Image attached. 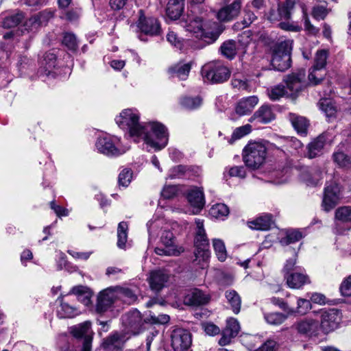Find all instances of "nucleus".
Here are the masks:
<instances>
[{"mask_svg":"<svg viewBox=\"0 0 351 351\" xmlns=\"http://www.w3.org/2000/svg\"><path fill=\"white\" fill-rule=\"evenodd\" d=\"M138 16L136 26L141 33L151 36L160 34L161 27L156 18L146 16L143 10L138 11Z\"/></svg>","mask_w":351,"mask_h":351,"instance_id":"nucleus-9","label":"nucleus"},{"mask_svg":"<svg viewBox=\"0 0 351 351\" xmlns=\"http://www.w3.org/2000/svg\"><path fill=\"white\" fill-rule=\"evenodd\" d=\"M335 221L341 223L351 222V207L341 206L335 213Z\"/></svg>","mask_w":351,"mask_h":351,"instance_id":"nucleus-38","label":"nucleus"},{"mask_svg":"<svg viewBox=\"0 0 351 351\" xmlns=\"http://www.w3.org/2000/svg\"><path fill=\"white\" fill-rule=\"evenodd\" d=\"M293 327L302 335H311L317 328V323L312 319H306L295 323Z\"/></svg>","mask_w":351,"mask_h":351,"instance_id":"nucleus-30","label":"nucleus"},{"mask_svg":"<svg viewBox=\"0 0 351 351\" xmlns=\"http://www.w3.org/2000/svg\"><path fill=\"white\" fill-rule=\"evenodd\" d=\"M123 325L133 335L138 334L143 325L141 313L136 310L130 311L121 317Z\"/></svg>","mask_w":351,"mask_h":351,"instance_id":"nucleus-14","label":"nucleus"},{"mask_svg":"<svg viewBox=\"0 0 351 351\" xmlns=\"http://www.w3.org/2000/svg\"><path fill=\"white\" fill-rule=\"evenodd\" d=\"M302 237L303 234L299 230H291L287 231L286 236L281 239L280 243L282 245H287L299 241Z\"/></svg>","mask_w":351,"mask_h":351,"instance_id":"nucleus-42","label":"nucleus"},{"mask_svg":"<svg viewBox=\"0 0 351 351\" xmlns=\"http://www.w3.org/2000/svg\"><path fill=\"white\" fill-rule=\"evenodd\" d=\"M321 110L328 117H335L337 108L332 101L328 99H322L319 102Z\"/></svg>","mask_w":351,"mask_h":351,"instance_id":"nucleus-43","label":"nucleus"},{"mask_svg":"<svg viewBox=\"0 0 351 351\" xmlns=\"http://www.w3.org/2000/svg\"><path fill=\"white\" fill-rule=\"evenodd\" d=\"M161 243L167 248L179 251V255L184 252V248L178 245L173 233L170 230H164L160 237Z\"/></svg>","mask_w":351,"mask_h":351,"instance_id":"nucleus-29","label":"nucleus"},{"mask_svg":"<svg viewBox=\"0 0 351 351\" xmlns=\"http://www.w3.org/2000/svg\"><path fill=\"white\" fill-rule=\"evenodd\" d=\"M46 70L55 67L56 63V55L52 52H47L45 54L44 60Z\"/></svg>","mask_w":351,"mask_h":351,"instance_id":"nucleus-63","label":"nucleus"},{"mask_svg":"<svg viewBox=\"0 0 351 351\" xmlns=\"http://www.w3.org/2000/svg\"><path fill=\"white\" fill-rule=\"evenodd\" d=\"M225 298L227 302L230 306L234 314H238L241 311V298L239 293L232 289L227 290L225 292Z\"/></svg>","mask_w":351,"mask_h":351,"instance_id":"nucleus-31","label":"nucleus"},{"mask_svg":"<svg viewBox=\"0 0 351 351\" xmlns=\"http://www.w3.org/2000/svg\"><path fill=\"white\" fill-rule=\"evenodd\" d=\"M62 44L71 51H75L77 49L76 36L72 33L64 34L62 39Z\"/></svg>","mask_w":351,"mask_h":351,"instance_id":"nucleus-51","label":"nucleus"},{"mask_svg":"<svg viewBox=\"0 0 351 351\" xmlns=\"http://www.w3.org/2000/svg\"><path fill=\"white\" fill-rule=\"evenodd\" d=\"M328 14L327 9L322 5L315 6L312 10V16L317 20H323Z\"/></svg>","mask_w":351,"mask_h":351,"instance_id":"nucleus-60","label":"nucleus"},{"mask_svg":"<svg viewBox=\"0 0 351 351\" xmlns=\"http://www.w3.org/2000/svg\"><path fill=\"white\" fill-rule=\"evenodd\" d=\"M258 102L256 96H251L239 101L236 106L235 111L240 116L250 113Z\"/></svg>","mask_w":351,"mask_h":351,"instance_id":"nucleus-24","label":"nucleus"},{"mask_svg":"<svg viewBox=\"0 0 351 351\" xmlns=\"http://www.w3.org/2000/svg\"><path fill=\"white\" fill-rule=\"evenodd\" d=\"M274 119V114L269 106H262L255 113L250 117L249 121H254L261 123H267Z\"/></svg>","mask_w":351,"mask_h":351,"instance_id":"nucleus-27","label":"nucleus"},{"mask_svg":"<svg viewBox=\"0 0 351 351\" xmlns=\"http://www.w3.org/2000/svg\"><path fill=\"white\" fill-rule=\"evenodd\" d=\"M326 141V136L322 134L311 141L308 145V156L310 158H315L322 154V150Z\"/></svg>","mask_w":351,"mask_h":351,"instance_id":"nucleus-25","label":"nucleus"},{"mask_svg":"<svg viewBox=\"0 0 351 351\" xmlns=\"http://www.w3.org/2000/svg\"><path fill=\"white\" fill-rule=\"evenodd\" d=\"M192 170L191 167L184 166V165H178L174 167L171 169V173L170 177L171 178H180L182 176H184L186 173H189Z\"/></svg>","mask_w":351,"mask_h":351,"instance_id":"nucleus-55","label":"nucleus"},{"mask_svg":"<svg viewBox=\"0 0 351 351\" xmlns=\"http://www.w3.org/2000/svg\"><path fill=\"white\" fill-rule=\"evenodd\" d=\"M58 314L61 318L72 317L75 315V308L66 302H62Z\"/></svg>","mask_w":351,"mask_h":351,"instance_id":"nucleus-52","label":"nucleus"},{"mask_svg":"<svg viewBox=\"0 0 351 351\" xmlns=\"http://www.w3.org/2000/svg\"><path fill=\"white\" fill-rule=\"evenodd\" d=\"M117 299L114 287H109L101 291L97 297L96 310L98 313L106 311Z\"/></svg>","mask_w":351,"mask_h":351,"instance_id":"nucleus-18","label":"nucleus"},{"mask_svg":"<svg viewBox=\"0 0 351 351\" xmlns=\"http://www.w3.org/2000/svg\"><path fill=\"white\" fill-rule=\"evenodd\" d=\"M54 16V12L51 10H45L38 14L33 16L29 20L32 25H42L46 24Z\"/></svg>","mask_w":351,"mask_h":351,"instance_id":"nucleus-35","label":"nucleus"},{"mask_svg":"<svg viewBox=\"0 0 351 351\" xmlns=\"http://www.w3.org/2000/svg\"><path fill=\"white\" fill-rule=\"evenodd\" d=\"M184 9V0H169L166 8L167 17L173 21L181 16Z\"/></svg>","mask_w":351,"mask_h":351,"instance_id":"nucleus-23","label":"nucleus"},{"mask_svg":"<svg viewBox=\"0 0 351 351\" xmlns=\"http://www.w3.org/2000/svg\"><path fill=\"white\" fill-rule=\"evenodd\" d=\"M273 223L271 216L265 215L249 222V227L257 230H268Z\"/></svg>","mask_w":351,"mask_h":351,"instance_id":"nucleus-32","label":"nucleus"},{"mask_svg":"<svg viewBox=\"0 0 351 351\" xmlns=\"http://www.w3.org/2000/svg\"><path fill=\"white\" fill-rule=\"evenodd\" d=\"M213 245L218 259L224 261L227 257L224 243L220 239H215L213 241Z\"/></svg>","mask_w":351,"mask_h":351,"instance_id":"nucleus-46","label":"nucleus"},{"mask_svg":"<svg viewBox=\"0 0 351 351\" xmlns=\"http://www.w3.org/2000/svg\"><path fill=\"white\" fill-rule=\"evenodd\" d=\"M202 75L211 83L219 84L226 82L230 77V71L220 62H213L202 66Z\"/></svg>","mask_w":351,"mask_h":351,"instance_id":"nucleus-8","label":"nucleus"},{"mask_svg":"<svg viewBox=\"0 0 351 351\" xmlns=\"http://www.w3.org/2000/svg\"><path fill=\"white\" fill-rule=\"evenodd\" d=\"M80 16V10L77 8H72L71 10H66L64 13V16H62V19H64L70 22H74L79 19Z\"/></svg>","mask_w":351,"mask_h":351,"instance_id":"nucleus-58","label":"nucleus"},{"mask_svg":"<svg viewBox=\"0 0 351 351\" xmlns=\"http://www.w3.org/2000/svg\"><path fill=\"white\" fill-rule=\"evenodd\" d=\"M256 19L257 17L253 12L247 8L245 9L242 20L243 27L250 26Z\"/></svg>","mask_w":351,"mask_h":351,"instance_id":"nucleus-61","label":"nucleus"},{"mask_svg":"<svg viewBox=\"0 0 351 351\" xmlns=\"http://www.w3.org/2000/svg\"><path fill=\"white\" fill-rule=\"evenodd\" d=\"M132 173L129 169H123L119 175V184L127 186L131 181Z\"/></svg>","mask_w":351,"mask_h":351,"instance_id":"nucleus-59","label":"nucleus"},{"mask_svg":"<svg viewBox=\"0 0 351 351\" xmlns=\"http://www.w3.org/2000/svg\"><path fill=\"white\" fill-rule=\"evenodd\" d=\"M144 126L145 132L140 138H142L146 144L156 150H160L167 145L169 135L167 129L163 124L153 122Z\"/></svg>","mask_w":351,"mask_h":351,"instance_id":"nucleus-2","label":"nucleus"},{"mask_svg":"<svg viewBox=\"0 0 351 351\" xmlns=\"http://www.w3.org/2000/svg\"><path fill=\"white\" fill-rule=\"evenodd\" d=\"M187 199L190 204L200 210L205 204V199L203 190L197 186L189 189L187 191Z\"/></svg>","mask_w":351,"mask_h":351,"instance_id":"nucleus-21","label":"nucleus"},{"mask_svg":"<svg viewBox=\"0 0 351 351\" xmlns=\"http://www.w3.org/2000/svg\"><path fill=\"white\" fill-rule=\"evenodd\" d=\"M333 160L339 167L350 168L351 156H348L343 152H337L333 154Z\"/></svg>","mask_w":351,"mask_h":351,"instance_id":"nucleus-44","label":"nucleus"},{"mask_svg":"<svg viewBox=\"0 0 351 351\" xmlns=\"http://www.w3.org/2000/svg\"><path fill=\"white\" fill-rule=\"evenodd\" d=\"M340 187L334 182L327 185L324 189L322 207L325 212L332 210L339 202Z\"/></svg>","mask_w":351,"mask_h":351,"instance_id":"nucleus-11","label":"nucleus"},{"mask_svg":"<svg viewBox=\"0 0 351 351\" xmlns=\"http://www.w3.org/2000/svg\"><path fill=\"white\" fill-rule=\"evenodd\" d=\"M231 85L238 90H247L249 88L248 81L245 78H239L236 74L233 75Z\"/></svg>","mask_w":351,"mask_h":351,"instance_id":"nucleus-53","label":"nucleus"},{"mask_svg":"<svg viewBox=\"0 0 351 351\" xmlns=\"http://www.w3.org/2000/svg\"><path fill=\"white\" fill-rule=\"evenodd\" d=\"M294 5V1L291 0H287L285 3L279 4L276 11L273 9L270 10L268 19L271 21L289 20L291 18V12Z\"/></svg>","mask_w":351,"mask_h":351,"instance_id":"nucleus-20","label":"nucleus"},{"mask_svg":"<svg viewBox=\"0 0 351 351\" xmlns=\"http://www.w3.org/2000/svg\"><path fill=\"white\" fill-rule=\"evenodd\" d=\"M288 117L293 127L298 133L302 135H306L307 134L309 123L305 117L294 113H289Z\"/></svg>","mask_w":351,"mask_h":351,"instance_id":"nucleus-28","label":"nucleus"},{"mask_svg":"<svg viewBox=\"0 0 351 351\" xmlns=\"http://www.w3.org/2000/svg\"><path fill=\"white\" fill-rule=\"evenodd\" d=\"M128 338L124 332H114L104 339L102 348L105 351H122Z\"/></svg>","mask_w":351,"mask_h":351,"instance_id":"nucleus-17","label":"nucleus"},{"mask_svg":"<svg viewBox=\"0 0 351 351\" xmlns=\"http://www.w3.org/2000/svg\"><path fill=\"white\" fill-rule=\"evenodd\" d=\"M341 319V312L335 308L322 312L321 328L325 333H329L339 326Z\"/></svg>","mask_w":351,"mask_h":351,"instance_id":"nucleus-13","label":"nucleus"},{"mask_svg":"<svg viewBox=\"0 0 351 351\" xmlns=\"http://www.w3.org/2000/svg\"><path fill=\"white\" fill-rule=\"evenodd\" d=\"M271 302L278 306L282 310H283L288 315H292L295 314V309L290 308L287 302L283 301L282 299L278 298L273 297L271 298Z\"/></svg>","mask_w":351,"mask_h":351,"instance_id":"nucleus-54","label":"nucleus"},{"mask_svg":"<svg viewBox=\"0 0 351 351\" xmlns=\"http://www.w3.org/2000/svg\"><path fill=\"white\" fill-rule=\"evenodd\" d=\"M220 50L223 56L228 59H232L237 53L236 42L229 40L224 42L220 47Z\"/></svg>","mask_w":351,"mask_h":351,"instance_id":"nucleus-39","label":"nucleus"},{"mask_svg":"<svg viewBox=\"0 0 351 351\" xmlns=\"http://www.w3.org/2000/svg\"><path fill=\"white\" fill-rule=\"evenodd\" d=\"M210 213L215 217H226L229 214V208L224 204H217L212 206Z\"/></svg>","mask_w":351,"mask_h":351,"instance_id":"nucleus-50","label":"nucleus"},{"mask_svg":"<svg viewBox=\"0 0 351 351\" xmlns=\"http://www.w3.org/2000/svg\"><path fill=\"white\" fill-rule=\"evenodd\" d=\"M128 225L125 221L119 223L117 228V246L120 249H125L128 241Z\"/></svg>","mask_w":351,"mask_h":351,"instance_id":"nucleus-36","label":"nucleus"},{"mask_svg":"<svg viewBox=\"0 0 351 351\" xmlns=\"http://www.w3.org/2000/svg\"><path fill=\"white\" fill-rule=\"evenodd\" d=\"M169 278V272L163 269H157L149 273L147 281L151 289L158 293L167 285Z\"/></svg>","mask_w":351,"mask_h":351,"instance_id":"nucleus-16","label":"nucleus"},{"mask_svg":"<svg viewBox=\"0 0 351 351\" xmlns=\"http://www.w3.org/2000/svg\"><path fill=\"white\" fill-rule=\"evenodd\" d=\"M305 75V70L302 69L287 75L283 80L286 86L278 84L272 87L268 90L269 97L273 101L278 100L282 97L291 98L292 100L296 99L306 88Z\"/></svg>","mask_w":351,"mask_h":351,"instance_id":"nucleus-1","label":"nucleus"},{"mask_svg":"<svg viewBox=\"0 0 351 351\" xmlns=\"http://www.w3.org/2000/svg\"><path fill=\"white\" fill-rule=\"evenodd\" d=\"M195 223L197 230L194 241L195 247L194 255L195 258L193 260V263L204 268L210 257L209 243L204 229L203 221L197 219Z\"/></svg>","mask_w":351,"mask_h":351,"instance_id":"nucleus-5","label":"nucleus"},{"mask_svg":"<svg viewBox=\"0 0 351 351\" xmlns=\"http://www.w3.org/2000/svg\"><path fill=\"white\" fill-rule=\"evenodd\" d=\"M182 106L189 110H193L202 104V99L199 97H184L180 102Z\"/></svg>","mask_w":351,"mask_h":351,"instance_id":"nucleus-48","label":"nucleus"},{"mask_svg":"<svg viewBox=\"0 0 351 351\" xmlns=\"http://www.w3.org/2000/svg\"><path fill=\"white\" fill-rule=\"evenodd\" d=\"M115 120L121 128L129 131L130 136L140 138L145 132V126L139 123V117L133 110H123Z\"/></svg>","mask_w":351,"mask_h":351,"instance_id":"nucleus-6","label":"nucleus"},{"mask_svg":"<svg viewBox=\"0 0 351 351\" xmlns=\"http://www.w3.org/2000/svg\"><path fill=\"white\" fill-rule=\"evenodd\" d=\"M311 308L310 300L306 299L300 298L298 300V306L295 310V313L305 314Z\"/></svg>","mask_w":351,"mask_h":351,"instance_id":"nucleus-57","label":"nucleus"},{"mask_svg":"<svg viewBox=\"0 0 351 351\" xmlns=\"http://www.w3.org/2000/svg\"><path fill=\"white\" fill-rule=\"evenodd\" d=\"M169 319V316L166 314H160L156 316L150 313L149 316L144 319V322L152 324H165L168 323Z\"/></svg>","mask_w":351,"mask_h":351,"instance_id":"nucleus-47","label":"nucleus"},{"mask_svg":"<svg viewBox=\"0 0 351 351\" xmlns=\"http://www.w3.org/2000/svg\"><path fill=\"white\" fill-rule=\"evenodd\" d=\"M24 19V14L19 12L14 14L5 17L2 22V27L5 29H10L16 27Z\"/></svg>","mask_w":351,"mask_h":351,"instance_id":"nucleus-37","label":"nucleus"},{"mask_svg":"<svg viewBox=\"0 0 351 351\" xmlns=\"http://www.w3.org/2000/svg\"><path fill=\"white\" fill-rule=\"evenodd\" d=\"M117 298L122 300L128 304L136 300V294L129 288L117 286L114 287Z\"/></svg>","mask_w":351,"mask_h":351,"instance_id":"nucleus-34","label":"nucleus"},{"mask_svg":"<svg viewBox=\"0 0 351 351\" xmlns=\"http://www.w3.org/2000/svg\"><path fill=\"white\" fill-rule=\"evenodd\" d=\"M171 339V344L174 351H186L192 343L191 334L183 328L174 329Z\"/></svg>","mask_w":351,"mask_h":351,"instance_id":"nucleus-12","label":"nucleus"},{"mask_svg":"<svg viewBox=\"0 0 351 351\" xmlns=\"http://www.w3.org/2000/svg\"><path fill=\"white\" fill-rule=\"evenodd\" d=\"M289 316L288 314L276 312L265 313L264 318L269 324L280 325L282 324Z\"/></svg>","mask_w":351,"mask_h":351,"instance_id":"nucleus-41","label":"nucleus"},{"mask_svg":"<svg viewBox=\"0 0 351 351\" xmlns=\"http://www.w3.org/2000/svg\"><path fill=\"white\" fill-rule=\"evenodd\" d=\"M210 299L209 295L198 289H195L186 297V302L193 306L205 305L209 302Z\"/></svg>","mask_w":351,"mask_h":351,"instance_id":"nucleus-26","label":"nucleus"},{"mask_svg":"<svg viewBox=\"0 0 351 351\" xmlns=\"http://www.w3.org/2000/svg\"><path fill=\"white\" fill-rule=\"evenodd\" d=\"M119 138L113 136H104L97 139L96 147L98 151L107 156H118L121 154L117 148Z\"/></svg>","mask_w":351,"mask_h":351,"instance_id":"nucleus-15","label":"nucleus"},{"mask_svg":"<svg viewBox=\"0 0 351 351\" xmlns=\"http://www.w3.org/2000/svg\"><path fill=\"white\" fill-rule=\"evenodd\" d=\"M285 278L287 285L291 289H300L304 285L311 282L307 275L299 272L285 274Z\"/></svg>","mask_w":351,"mask_h":351,"instance_id":"nucleus-22","label":"nucleus"},{"mask_svg":"<svg viewBox=\"0 0 351 351\" xmlns=\"http://www.w3.org/2000/svg\"><path fill=\"white\" fill-rule=\"evenodd\" d=\"M70 293L76 295L84 304L88 305L90 303V294L87 287L82 285L76 286L71 290Z\"/></svg>","mask_w":351,"mask_h":351,"instance_id":"nucleus-40","label":"nucleus"},{"mask_svg":"<svg viewBox=\"0 0 351 351\" xmlns=\"http://www.w3.org/2000/svg\"><path fill=\"white\" fill-rule=\"evenodd\" d=\"M267 148L263 142H250L243 150V158L245 165L257 169L265 162Z\"/></svg>","mask_w":351,"mask_h":351,"instance_id":"nucleus-4","label":"nucleus"},{"mask_svg":"<svg viewBox=\"0 0 351 351\" xmlns=\"http://www.w3.org/2000/svg\"><path fill=\"white\" fill-rule=\"evenodd\" d=\"M241 7V0H234V1L222 8L217 13V18L221 22H228L238 16Z\"/></svg>","mask_w":351,"mask_h":351,"instance_id":"nucleus-19","label":"nucleus"},{"mask_svg":"<svg viewBox=\"0 0 351 351\" xmlns=\"http://www.w3.org/2000/svg\"><path fill=\"white\" fill-rule=\"evenodd\" d=\"M340 291L343 296H351V276L343 281L340 287Z\"/></svg>","mask_w":351,"mask_h":351,"instance_id":"nucleus-64","label":"nucleus"},{"mask_svg":"<svg viewBox=\"0 0 351 351\" xmlns=\"http://www.w3.org/2000/svg\"><path fill=\"white\" fill-rule=\"evenodd\" d=\"M191 66L190 63L177 64L171 66L168 69V72L172 76H176L180 80H184L187 78L191 71Z\"/></svg>","mask_w":351,"mask_h":351,"instance_id":"nucleus-33","label":"nucleus"},{"mask_svg":"<svg viewBox=\"0 0 351 351\" xmlns=\"http://www.w3.org/2000/svg\"><path fill=\"white\" fill-rule=\"evenodd\" d=\"M71 333L82 343L81 351H91L93 332L89 322H85L72 327Z\"/></svg>","mask_w":351,"mask_h":351,"instance_id":"nucleus-10","label":"nucleus"},{"mask_svg":"<svg viewBox=\"0 0 351 351\" xmlns=\"http://www.w3.org/2000/svg\"><path fill=\"white\" fill-rule=\"evenodd\" d=\"M224 330H228L230 333L236 337L240 330V326L238 321L234 318H230L227 321V324Z\"/></svg>","mask_w":351,"mask_h":351,"instance_id":"nucleus-56","label":"nucleus"},{"mask_svg":"<svg viewBox=\"0 0 351 351\" xmlns=\"http://www.w3.org/2000/svg\"><path fill=\"white\" fill-rule=\"evenodd\" d=\"M180 25L186 29V31L193 33L195 37L204 40L207 44L214 43L218 38L220 34L224 28L222 25H218L216 32H204L202 27V19L199 16H190L182 18L180 21Z\"/></svg>","mask_w":351,"mask_h":351,"instance_id":"nucleus-3","label":"nucleus"},{"mask_svg":"<svg viewBox=\"0 0 351 351\" xmlns=\"http://www.w3.org/2000/svg\"><path fill=\"white\" fill-rule=\"evenodd\" d=\"M251 125L249 124H246L245 125L237 128L234 130L229 142L230 143H232L236 140L239 139L243 137L244 136L248 134L251 132Z\"/></svg>","mask_w":351,"mask_h":351,"instance_id":"nucleus-49","label":"nucleus"},{"mask_svg":"<svg viewBox=\"0 0 351 351\" xmlns=\"http://www.w3.org/2000/svg\"><path fill=\"white\" fill-rule=\"evenodd\" d=\"M291 45L289 41L281 42L273 51L271 65L279 71H285L291 66Z\"/></svg>","mask_w":351,"mask_h":351,"instance_id":"nucleus-7","label":"nucleus"},{"mask_svg":"<svg viewBox=\"0 0 351 351\" xmlns=\"http://www.w3.org/2000/svg\"><path fill=\"white\" fill-rule=\"evenodd\" d=\"M328 52L327 50L322 49L317 51L315 57V64L313 67L315 69H322L326 64V60Z\"/></svg>","mask_w":351,"mask_h":351,"instance_id":"nucleus-45","label":"nucleus"},{"mask_svg":"<svg viewBox=\"0 0 351 351\" xmlns=\"http://www.w3.org/2000/svg\"><path fill=\"white\" fill-rule=\"evenodd\" d=\"M321 69H315L312 67L309 74L308 80L309 82L313 85H317L324 80V75L318 73Z\"/></svg>","mask_w":351,"mask_h":351,"instance_id":"nucleus-62","label":"nucleus"}]
</instances>
